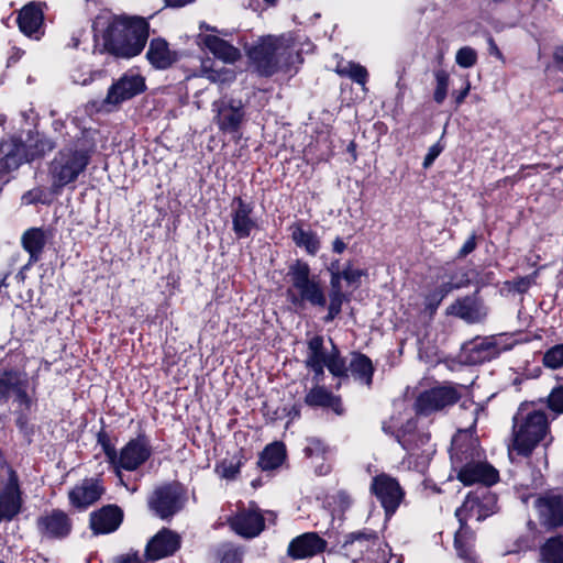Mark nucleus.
Here are the masks:
<instances>
[{"mask_svg":"<svg viewBox=\"0 0 563 563\" xmlns=\"http://www.w3.org/2000/svg\"><path fill=\"white\" fill-rule=\"evenodd\" d=\"M36 530L42 540L59 541L66 539L73 530V520L62 509L45 510L36 518Z\"/></svg>","mask_w":563,"mask_h":563,"instance_id":"obj_17","label":"nucleus"},{"mask_svg":"<svg viewBox=\"0 0 563 563\" xmlns=\"http://www.w3.org/2000/svg\"><path fill=\"white\" fill-rule=\"evenodd\" d=\"M327 364L329 372L335 377H347V368L339 349L332 344L330 352L324 346L322 335H313L307 341L305 365Z\"/></svg>","mask_w":563,"mask_h":563,"instance_id":"obj_15","label":"nucleus"},{"mask_svg":"<svg viewBox=\"0 0 563 563\" xmlns=\"http://www.w3.org/2000/svg\"><path fill=\"white\" fill-rule=\"evenodd\" d=\"M475 536L466 525H460V529L455 532L454 548L457 556L465 563H478L474 552Z\"/></svg>","mask_w":563,"mask_h":563,"instance_id":"obj_34","label":"nucleus"},{"mask_svg":"<svg viewBox=\"0 0 563 563\" xmlns=\"http://www.w3.org/2000/svg\"><path fill=\"white\" fill-rule=\"evenodd\" d=\"M96 141L88 131L59 148L48 164V177L55 190L75 183L82 175L96 153Z\"/></svg>","mask_w":563,"mask_h":563,"instance_id":"obj_4","label":"nucleus"},{"mask_svg":"<svg viewBox=\"0 0 563 563\" xmlns=\"http://www.w3.org/2000/svg\"><path fill=\"white\" fill-rule=\"evenodd\" d=\"M548 407L555 413H563V385L554 387L548 396Z\"/></svg>","mask_w":563,"mask_h":563,"instance_id":"obj_51","label":"nucleus"},{"mask_svg":"<svg viewBox=\"0 0 563 563\" xmlns=\"http://www.w3.org/2000/svg\"><path fill=\"white\" fill-rule=\"evenodd\" d=\"M330 275H331V278H330L331 289L330 290L343 291L342 285H341V282L344 280L342 272H336V273H333Z\"/></svg>","mask_w":563,"mask_h":563,"instance_id":"obj_60","label":"nucleus"},{"mask_svg":"<svg viewBox=\"0 0 563 563\" xmlns=\"http://www.w3.org/2000/svg\"><path fill=\"white\" fill-rule=\"evenodd\" d=\"M152 456V446L145 434H139L129 440L118 452L114 463L111 465L113 473L121 485H128L123 481L122 471L134 472Z\"/></svg>","mask_w":563,"mask_h":563,"instance_id":"obj_9","label":"nucleus"},{"mask_svg":"<svg viewBox=\"0 0 563 563\" xmlns=\"http://www.w3.org/2000/svg\"><path fill=\"white\" fill-rule=\"evenodd\" d=\"M476 249V235L472 234L462 245L457 253L459 258H464Z\"/></svg>","mask_w":563,"mask_h":563,"instance_id":"obj_56","label":"nucleus"},{"mask_svg":"<svg viewBox=\"0 0 563 563\" xmlns=\"http://www.w3.org/2000/svg\"><path fill=\"white\" fill-rule=\"evenodd\" d=\"M444 146L440 144V142L433 144L429 147L427 155L424 156L422 166L423 168H429L438 156L443 152Z\"/></svg>","mask_w":563,"mask_h":563,"instance_id":"obj_55","label":"nucleus"},{"mask_svg":"<svg viewBox=\"0 0 563 563\" xmlns=\"http://www.w3.org/2000/svg\"><path fill=\"white\" fill-rule=\"evenodd\" d=\"M306 367L313 373V380L319 385L323 380L327 364H308Z\"/></svg>","mask_w":563,"mask_h":563,"instance_id":"obj_57","label":"nucleus"},{"mask_svg":"<svg viewBox=\"0 0 563 563\" xmlns=\"http://www.w3.org/2000/svg\"><path fill=\"white\" fill-rule=\"evenodd\" d=\"M232 231L238 240L247 239L258 229L254 217V206L241 197H234L231 202Z\"/></svg>","mask_w":563,"mask_h":563,"instance_id":"obj_21","label":"nucleus"},{"mask_svg":"<svg viewBox=\"0 0 563 563\" xmlns=\"http://www.w3.org/2000/svg\"><path fill=\"white\" fill-rule=\"evenodd\" d=\"M247 56L256 73L271 77L277 73H297L303 62L301 44L295 32L261 36L249 49Z\"/></svg>","mask_w":563,"mask_h":563,"instance_id":"obj_2","label":"nucleus"},{"mask_svg":"<svg viewBox=\"0 0 563 563\" xmlns=\"http://www.w3.org/2000/svg\"><path fill=\"white\" fill-rule=\"evenodd\" d=\"M104 492L106 488L100 478H84L79 484L69 490V504L78 510H85L98 501Z\"/></svg>","mask_w":563,"mask_h":563,"instance_id":"obj_23","label":"nucleus"},{"mask_svg":"<svg viewBox=\"0 0 563 563\" xmlns=\"http://www.w3.org/2000/svg\"><path fill=\"white\" fill-rule=\"evenodd\" d=\"M506 285H507L508 289L511 291H515L518 294H525L529 290V288L532 285V277H530V276L519 277L515 280L507 282Z\"/></svg>","mask_w":563,"mask_h":563,"instance_id":"obj_53","label":"nucleus"},{"mask_svg":"<svg viewBox=\"0 0 563 563\" xmlns=\"http://www.w3.org/2000/svg\"><path fill=\"white\" fill-rule=\"evenodd\" d=\"M484 485L467 494L463 505L455 511L460 525H466L470 519L482 521L493 515L497 509V498Z\"/></svg>","mask_w":563,"mask_h":563,"instance_id":"obj_11","label":"nucleus"},{"mask_svg":"<svg viewBox=\"0 0 563 563\" xmlns=\"http://www.w3.org/2000/svg\"><path fill=\"white\" fill-rule=\"evenodd\" d=\"M86 34V31H78L74 33L70 42L67 44L68 47L77 48L81 42L82 36Z\"/></svg>","mask_w":563,"mask_h":563,"instance_id":"obj_63","label":"nucleus"},{"mask_svg":"<svg viewBox=\"0 0 563 563\" xmlns=\"http://www.w3.org/2000/svg\"><path fill=\"white\" fill-rule=\"evenodd\" d=\"M349 369L356 380L371 387L375 368L368 356L360 352L353 353Z\"/></svg>","mask_w":563,"mask_h":563,"instance_id":"obj_35","label":"nucleus"},{"mask_svg":"<svg viewBox=\"0 0 563 563\" xmlns=\"http://www.w3.org/2000/svg\"><path fill=\"white\" fill-rule=\"evenodd\" d=\"M534 506L544 527L558 528L563 525V494L545 493L536 499Z\"/></svg>","mask_w":563,"mask_h":563,"instance_id":"obj_24","label":"nucleus"},{"mask_svg":"<svg viewBox=\"0 0 563 563\" xmlns=\"http://www.w3.org/2000/svg\"><path fill=\"white\" fill-rule=\"evenodd\" d=\"M332 500H333L334 506L340 511L347 510L353 504L352 496L345 490H339L338 493H335L332 496Z\"/></svg>","mask_w":563,"mask_h":563,"instance_id":"obj_54","label":"nucleus"},{"mask_svg":"<svg viewBox=\"0 0 563 563\" xmlns=\"http://www.w3.org/2000/svg\"><path fill=\"white\" fill-rule=\"evenodd\" d=\"M446 313L468 323L478 322L483 317L481 302L475 296H465L456 299L448 307Z\"/></svg>","mask_w":563,"mask_h":563,"instance_id":"obj_31","label":"nucleus"},{"mask_svg":"<svg viewBox=\"0 0 563 563\" xmlns=\"http://www.w3.org/2000/svg\"><path fill=\"white\" fill-rule=\"evenodd\" d=\"M345 249H346V244L344 243V241L341 238H336L333 241L332 250L334 253L341 254L345 251Z\"/></svg>","mask_w":563,"mask_h":563,"instance_id":"obj_64","label":"nucleus"},{"mask_svg":"<svg viewBox=\"0 0 563 563\" xmlns=\"http://www.w3.org/2000/svg\"><path fill=\"white\" fill-rule=\"evenodd\" d=\"M549 433L550 423L545 411L521 405L512 418L511 444L508 448L510 459L514 454L530 456Z\"/></svg>","mask_w":563,"mask_h":563,"instance_id":"obj_5","label":"nucleus"},{"mask_svg":"<svg viewBox=\"0 0 563 563\" xmlns=\"http://www.w3.org/2000/svg\"><path fill=\"white\" fill-rule=\"evenodd\" d=\"M396 439L407 452L400 462V467L424 473L435 453V448L430 442V433L419 430L417 421L410 419L398 431Z\"/></svg>","mask_w":563,"mask_h":563,"instance_id":"obj_6","label":"nucleus"},{"mask_svg":"<svg viewBox=\"0 0 563 563\" xmlns=\"http://www.w3.org/2000/svg\"><path fill=\"white\" fill-rule=\"evenodd\" d=\"M123 511L117 505H107L90 514V528L95 534H108L119 529Z\"/></svg>","mask_w":563,"mask_h":563,"instance_id":"obj_26","label":"nucleus"},{"mask_svg":"<svg viewBox=\"0 0 563 563\" xmlns=\"http://www.w3.org/2000/svg\"><path fill=\"white\" fill-rule=\"evenodd\" d=\"M200 75L206 77V78H208L209 80H211L213 82L222 80L221 79V74L219 71L212 70V69H208L205 66L201 68V74Z\"/></svg>","mask_w":563,"mask_h":563,"instance_id":"obj_62","label":"nucleus"},{"mask_svg":"<svg viewBox=\"0 0 563 563\" xmlns=\"http://www.w3.org/2000/svg\"><path fill=\"white\" fill-rule=\"evenodd\" d=\"M289 280L291 286L287 289V298L295 307H303L309 303L312 307L324 308L327 296L321 280L311 275V269L306 262L297 261L289 267Z\"/></svg>","mask_w":563,"mask_h":563,"instance_id":"obj_7","label":"nucleus"},{"mask_svg":"<svg viewBox=\"0 0 563 563\" xmlns=\"http://www.w3.org/2000/svg\"><path fill=\"white\" fill-rule=\"evenodd\" d=\"M150 36V23L137 15H113L103 31V47L93 45L92 53L109 52L115 57L132 58L140 55Z\"/></svg>","mask_w":563,"mask_h":563,"instance_id":"obj_3","label":"nucleus"},{"mask_svg":"<svg viewBox=\"0 0 563 563\" xmlns=\"http://www.w3.org/2000/svg\"><path fill=\"white\" fill-rule=\"evenodd\" d=\"M539 552L542 563H563V536L549 538Z\"/></svg>","mask_w":563,"mask_h":563,"instance_id":"obj_38","label":"nucleus"},{"mask_svg":"<svg viewBox=\"0 0 563 563\" xmlns=\"http://www.w3.org/2000/svg\"><path fill=\"white\" fill-rule=\"evenodd\" d=\"M185 503V492L176 483H168L156 487L147 498L148 509L162 520H170L184 508Z\"/></svg>","mask_w":563,"mask_h":563,"instance_id":"obj_10","label":"nucleus"},{"mask_svg":"<svg viewBox=\"0 0 563 563\" xmlns=\"http://www.w3.org/2000/svg\"><path fill=\"white\" fill-rule=\"evenodd\" d=\"M181 536L168 528H162L147 542L145 556L150 561H157L173 556L181 547Z\"/></svg>","mask_w":563,"mask_h":563,"instance_id":"obj_20","label":"nucleus"},{"mask_svg":"<svg viewBox=\"0 0 563 563\" xmlns=\"http://www.w3.org/2000/svg\"><path fill=\"white\" fill-rule=\"evenodd\" d=\"M542 363L545 367L551 369L563 367V343L555 344L548 349L543 354Z\"/></svg>","mask_w":563,"mask_h":563,"instance_id":"obj_46","label":"nucleus"},{"mask_svg":"<svg viewBox=\"0 0 563 563\" xmlns=\"http://www.w3.org/2000/svg\"><path fill=\"white\" fill-rule=\"evenodd\" d=\"M231 529L244 538L257 537L265 527L264 517L255 503H250L247 508L240 509L229 519Z\"/></svg>","mask_w":563,"mask_h":563,"instance_id":"obj_22","label":"nucleus"},{"mask_svg":"<svg viewBox=\"0 0 563 563\" xmlns=\"http://www.w3.org/2000/svg\"><path fill=\"white\" fill-rule=\"evenodd\" d=\"M213 122L223 134L238 135L245 121V109L241 100L222 97L211 104Z\"/></svg>","mask_w":563,"mask_h":563,"instance_id":"obj_14","label":"nucleus"},{"mask_svg":"<svg viewBox=\"0 0 563 563\" xmlns=\"http://www.w3.org/2000/svg\"><path fill=\"white\" fill-rule=\"evenodd\" d=\"M22 150L15 144V137L0 142V178L22 165Z\"/></svg>","mask_w":563,"mask_h":563,"instance_id":"obj_32","label":"nucleus"},{"mask_svg":"<svg viewBox=\"0 0 563 563\" xmlns=\"http://www.w3.org/2000/svg\"><path fill=\"white\" fill-rule=\"evenodd\" d=\"M146 59L155 69H167L177 60V53L169 48L166 40L155 37L150 42Z\"/></svg>","mask_w":563,"mask_h":563,"instance_id":"obj_29","label":"nucleus"},{"mask_svg":"<svg viewBox=\"0 0 563 563\" xmlns=\"http://www.w3.org/2000/svg\"><path fill=\"white\" fill-rule=\"evenodd\" d=\"M101 76V71L91 70L88 67H77L70 73V78L74 84L87 86L91 84L97 77Z\"/></svg>","mask_w":563,"mask_h":563,"instance_id":"obj_48","label":"nucleus"},{"mask_svg":"<svg viewBox=\"0 0 563 563\" xmlns=\"http://www.w3.org/2000/svg\"><path fill=\"white\" fill-rule=\"evenodd\" d=\"M349 301V296L343 291L330 290L329 291V306L328 313L323 318L325 323L332 322L342 311V306Z\"/></svg>","mask_w":563,"mask_h":563,"instance_id":"obj_44","label":"nucleus"},{"mask_svg":"<svg viewBox=\"0 0 563 563\" xmlns=\"http://www.w3.org/2000/svg\"><path fill=\"white\" fill-rule=\"evenodd\" d=\"M435 88L433 92V100L438 104H442L448 96L450 75L444 69H438L434 71Z\"/></svg>","mask_w":563,"mask_h":563,"instance_id":"obj_45","label":"nucleus"},{"mask_svg":"<svg viewBox=\"0 0 563 563\" xmlns=\"http://www.w3.org/2000/svg\"><path fill=\"white\" fill-rule=\"evenodd\" d=\"M200 33L196 37L199 47L209 51L216 58L233 64L241 57L240 49L223 40L221 36H228V30H218L206 22L199 25Z\"/></svg>","mask_w":563,"mask_h":563,"instance_id":"obj_12","label":"nucleus"},{"mask_svg":"<svg viewBox=\"0 0 563 563\" xmlns=\"http://www.w3.org/2000/svg\"><path fill=\"white\" fill-rule=\"evenodd\" d=\"M341 549L352 563H388L390 556L388 544L371 529L351 532L345 537Z\"/></svg>","mask_w":563,"mask_h":563,"instance_id":"obj_8","label":"nucleus"},{"mask_svg":"<svg viewBox=\"0 0 563 563\" xmlns=\"http://www.w3.org/2000/svg\"><path fill=\"white\" fill-rule=\"evenodd\" d=\"M15 144L22 150V164L40 158L55 147V142L52 139L40 133H36L29 144H24L20 139L15 137Z\"/></svg>","mask_w":563,"mask_h":563,"instance_id":"obj_33","label":"nucleus"},{"mask_svg":"<svg viewBox=\"0 0 563 563\" xmlns=\"http://www.w3.org/2000/svg\"><path fill=\"white\" fill-rule=\"evenodd\" d=\"M335 71L342 76L352 79L354 82L365 86L368 79L367 69L354 62H349L346 65H338Z\"/></svg>","mask_w":563,"mask_h":563,"instance_id":"obj_42","label":"nucleus"},{"mask_svg":"<svg viewBox=\"0 0 563 563\" xmlns=\"http://www.w3.org/2000/svg\"><path fill=\"white\" fill-rule=\"evenodd\" d=\"M460 398L454 386H437L422 391L416 399L415 408L418 415L428 416L456 404Z\"/></svg>","mask_w":563,"mask_h":563,"instance_id":"obj_18","label":"nucleus"},{"mask_svg":"<svg viewBox=\"0 0 563 563\" xmlns=\"http://www.w3.org/2000/svg\"><path fill=\"white\" fill-rule=\"evenodd\" d=\"M14 387L12 389V394L14 395V401L22 409L30 410L33 399L29 394L30 389V380L27 374L24 372L20 373V377L14 382Z\"/></svg>","mask_w":563,"mask_h":563,"instance_id":"obj_40","label":"nucleus"},{"mask_svg":"<svg viewBox=\"0 0 563 563\" xmlns=\"http://www.w3.org/2000/svg\"><path fill=\"white\" fill-rule=\"evenodd\" d=\"M240 472L238 465L230 463L229 465L223 464L221 467V476L228 479L234 478Z\"/></svg>","mask_w":563,"mask_h":563,"instance_id":"obj_58","label":"nucleus"},{"mask_svg":"<svg viewBox=\"0 0 563 563\" xmlns=\"http://www.w3.org/2000/svg\"><path fill=\"white\" fill-rule=\"evenodd\" d=\"M291 238L297 246L303 247L310 255H316L320 250L319 238L311 230H305L297 225L292 229Z\"/></svg>","mask_w":563,"mask_h":563,"instance_id":"obj_39","label":"nucleus"},{"mask_svg":"<svg viewBox=\"0 0 563 563\" xmlns=\"http://www.w3.org/2000/svg\"><path fill=\"white\" fill-rule=\"evenodd\" d=\"M343 279L350 286L358 287L362 276L365 275V271L360 268H354L351 263H347L346 266L342 269Z\"/></svg>","mask_w":563,"mask_h":563,"instance_id":"obj_52","label":"nucleus"},{"mask_svg":"<svg viewBox=\"0 0 563 563\" xmlns=\"http://www.w3.org/2000/svg\"><path fill=\"white\" fill-rule=\"evenodd\" d=\"M23 492L18 473L7 468V477L0 479V523L12 521L22 510Z\"/></svg>","mask_w":563,"mask_h":563,"instance_id":"obj_16","label":"nucleus"},{"mask_svg":"<svg viewBox=\"0 0 563 563\" xmlns=\"http://www.w3.org/2000/svg\"><path fill=\"white\" fill-rule=\"evenodd\" d=\"M305 404L312 408L330 409L336 415H342L344 411L341 398L320 385L312 387L306 394Z\"/></svg>","mask_w":563,"mask_h":563,"instance_id":"obj_30","label":"nucleus"},{"mask_svg":"<svg viewBox=\"0 0 563 563\" xmlns=\"http://www.w3.org/2000/svg\"><path fill=\"white\" fill-rule=\"evenodd\" d=\"M481 415H485V410L476 406L471 426L459 430L451 442L452 471L465 486L473 484L492 486L498 482V472L486 461L485 451L475 435L476 423Z\"/></svg>","mask_w":563,"mask_h":563,"instance_id":"obj_1","label":"nucleus"},{"mask_svg":"<svg viewBox=\"0 0 563 563\" xmlns=\"http://www.w3.org/2000/svg\"><path fill=\"white\" fill-rule=\"evenodd\" d=\"M470 89H471V84L470 81L466 79L465 80V86L464 88L459 91V92H454L453 96L455 98V103L456 106H460L461 103L464 102L465 98L467 97L468 92H470Z\"/></svg>","mask_w":563,"mask_h":563,"instance_id":"obj_61","label":"nucleus"},{"mask_svg":"<svg viewBox=\"0 0 563 563\" xmlns=\"http://www.w3.org/2000/svg\"><path fill=\"white\" fill-rule=\"evenodd\" d=\"M44 13L40 4L31 2L24 5L18 15L20 31L27 37L40 40L43 34Z\"/></svg>","mask_w":563,"mask_h":563,"instance_id":"obj_28","label":"nucleus"},{"mask_svg":"<svg viewBox=\"0 0 563 563\" xmlns=\"http://www.w3.org/2000/svg\"><path fill=\"white\" fill-rule=\"evenodd\" d=\"M145 89V78L137 70L129 69L110 86L104 102L117 106L141 95Z\"/></svg>","mask_w":563,"mask_h":563,"instance_id":"obj_19","label":"nucleus"},{"mask_svg":"<svg viewBox=\"0 0 563 563\" xmlns=\"http://www.w3.org/2000/svg\"><path fill=\"white\" fill-rule=\"evenodd\" d=\"M327 548V541L316 532H306L292 539L288 545V555L296 560L316 556Z\"/></svg>","mask_w":563,"mask_h":563,"instance_id":"obj_27","label":"nucleus"},{"mask_svg":"<svg viewBox=\"0 0 563 563\" xmlns=\"http://www.w3.org/2000/svg\"><path fill=\"white\" fill-rule=\"evenodd\" d=\"M455 63L462 68H471L477 63V52L471 46H463L456 52Z\"/></svg>","mask_w":563,"mask_h":563,"instance_id":"obj_50","label":"nucleus"},{"mask_svg":"<svg viewBox=\"0 0 563 563\" xmlns=\"http://www.w3.org/2000/svg\"><path fill=\"white\" fill-rule=\"evenodd\" d=\"M303 454L307 459L327 461L330 454V449L324 444L322 440L316 437H309L306 439V445L303 448Z\"/></svg>","mask_w":563,"mask_h":563,"instance_id":"obj_43","label":"nucleus"},{"mask_svg":"<svg viewBox=\"0 0 563 563\" xmlns=\"http://www.w3.org/2000/svg\"><path fill=\"white\" fill-rule=\"evenodd\" d=\"M46 243L45 233L40 228L29 229L22 236L24 250L30 254V263H35L44 250Z\"/></svg>","mask_w":563,"mask_h":563,"instance_id":"obj_37","label":"nucleus"},{"mask_svg":"<svg viewBox=\"0 0 563 563\" xmlns=\"http://www.w3.org/2000/svg\"><path fill=\"white\" fill-rule=\"evenodd\" d=\"M20 371H4L0 374V401H7L14 387V382L20 377Z\"/></svg>","mask_w":563,"mask_h":563,"instance_id":"obj_47","label":"nucleus"},{"mask_svg":"<svg viewBox=\"0 0 563 563\" xmlns=\"http://www.w3.org/2000/svg\"><path fill=\"white\" fill-rule=\"evenodd\" d=\"M286 460V448L283 442L268 444L258 457V466L262 471H273L282 466Z\"/></svg>","mask_w":563,"mask_h":563,"instance_id":"obj_36","label":"nucleus"},{"mask_svg":"<svg viewBox=\"0 0 563 563\" xmlns=\"http://www.w3.org/2000/svg\"><path fill=\"white\" fill-rule=\"evenodd\" d=\"M459 288V285H454L451 280L450 282H443L441 285H439L433 290H430L424 296V305L428 310L431 312H434L442 300L454 289Z\"/></svg>","mask_w":563,"mask_h":563,"instance_id":"obj_41","label":"nucleus"},{"mask_svg":"<svg viewBox=\"0 0 563 563\" xmlns=\"http://www.w3.org/2000/svg\"><path fill=\"white\" fill-rule=\"evenodd\" d=\"M487 44H488V52L490 55L495 56L497 59L501 60V62H505V57L501 53V51L499 49V47L497 46L495 40L493 38V36H488L487 37Z\"/></svg>","mask_w":563,"mask_h":563,"instance_id":"obj_59","label":"nucleus"},{"mask_svg":"<svg viewBox=\"0 0 563 563\" xmlns=\"http://www.w3.org/2000/svg\"><path fill=\"white\" fill-rule=\"evenodd\" d=\"M369 490L379 501L387 519L396 514L406 496L398 479L386 473L372 478Z\"/></svg>","mask_w":563,"mask_h":563,"instance_id":"obj_13","label":"nucleus"},{"mask_svg":"<svg viewBox=\"0 0 563 563\" xmlns=\"http://www.w3.org/2000/svg\"><path fill=\"white\" fill-rule=\"evenodd\" d=\"M97 443L101 446L102 452L106 455L107 462L111 466L117 459L118 451L113 445L109 434L106 431H100L97 434Z\"/></svg>","mask_w":563,"mask_h":563,"instance_id":"obj_49","label":"nucleus"},{"mask_svg":"<svg viewBox=\"0 0 563 563\" xmlns=\"http://www.w3.org/2000/svg\"><path fill=\"white\" fill-rule=\"evenodd\" d=\"M504 335H492L476 339L472 343L470 358L473 363L489 362L498 357L503 352L508 351L511 346L507 344Z\"/></svg>","mask_w":563,"mask_h":563,"instance_id":"obj_25","label":"nucleus"}]
</instances>
